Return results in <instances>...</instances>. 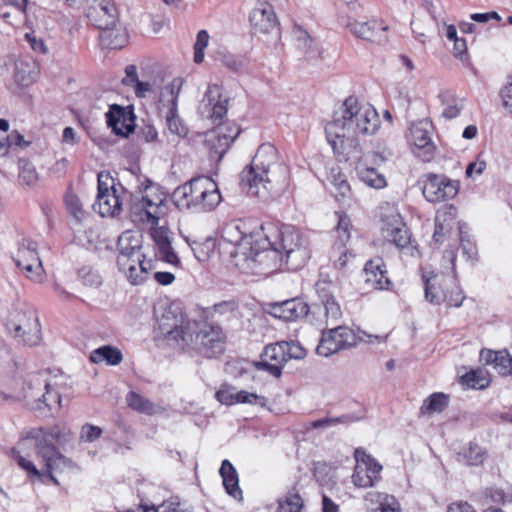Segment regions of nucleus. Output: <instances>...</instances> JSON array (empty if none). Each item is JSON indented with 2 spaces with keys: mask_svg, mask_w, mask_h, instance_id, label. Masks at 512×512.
<instances>
[{
  "mask_svg": "<svg viewBox=\"0 0 512 512\" xmlns=\"http://www.w3.org/2000/svg\"><path fill=\"white\" fill-rule=\"evenodd\" d=\"M166 122L167 127L172 134L180 138H183L188 134V127L177 114V110L166 112Z\"/></svg>",
  "mask_w": 512,
  "mask_h": 512,
  "instance_id": "nucleus-48",
  "label": "nucleus"
},
{
  "mask_svg": "<svg viewBox=\"0 0 512 512\" xmlns=\"http://www.w3.org/2000/svg\"><path fill=\"white\" fill-rule=\"evenodd\" d=\"M40 461L42 463L41 470L37 469V467L31 461L25 459L23 456L19 455L17 457L18 465L22 469L26 470L29 474L37 477L47 475L55 484H58V481L55 477L56 474H63L75 469V465L68 458L60 454L57 450L56 455L52 456L50 467L41 459Z\"/></svg>",
  "mask_w": 512,
  "mask_h": 512,
  "instance_id": "nucleus-18",
  "label": "nucleus"
},
{
  "mask_svg": "<svg viewBox=\"0 0 512 512\" xmlns=\"http://www.w3.org/2000/svg\"><path fill=\"white\" fill-rule=\"evenodd\" d=\"M380 161H383L381 155L370 153L357 159L355 163V169L359 179L367 186L374 189H382L387 185L385 176L379 173L374 167L370 166V164H376Z\"/></svg>",
  "mask_w": 512,
  "mask_h": 512,
  "instance_id": "nucleus-20",
  "label": "nucleus"
},
{
  "mask_svg": "<svg viewBox=\"0 0 512 512\" xmlns=\"http://www.w3.org/2000/svg\"><path fill=\"white\" fill-rule=\"evenodd\" d=\"M58 379V375H52L48 370L28 373L22 378L15 397L24 401L31 410H58L61 408Z\"/></svg>",
  "mask_w": 512,
  "mask_h": 512,
  "instance_id": "nucleus-5",
  "label": "nucleus"
},
{
  "mask_svg": "<svg viewBox=\"0 0 512 512\" xmlns=\"http://www.w3.org/2000/svg\"><path fill=\"white\" fill-rule=\"evenodd\" d=\"M107 124L116 135L127 136L134 130V119L130 112L113 105L106 114Z\"/></svg>",
  "mask_w": 512,
  "mask_h": 512,
  "instance_id": "nucleus-31",
  "label": "nucleus"
},
{
  "mask_svg": "<svg viewBox=\"0 0 512 512\" xmlns=\"http://www.w3.org/2000/svg\"><path fill=\"white\" fill-rule=\"evenodd\" d=\"M26 41L30 44L31 48L38 53H46L47 48L41 38H38L34 32L25 34Z\"/></svg>",
  "mask_w": 512,
  "mask_h": 512,
  "instance_id": "nucleus-64",
  "label": "nucleus"
},
{
  "mask_svg": "<svg viewBox=\"0 0 512 512\" xmlns=\"http://www.w3.org/2000/svg\"><path fill=\"white\" fill-rule=\"evenodd\" d=\"M334 285L331 280L327 278H321L316 283V291L320 301H324L330 298H335L333 295Z\"/></svg>",
  "mask_w": 512,
  "mask_h": 512,
  "instance_id": "nucleus-60",
  "label": "nucleus"
},
{
  "mask_svg": "<svg viewBox=\"0 0 512 512\" xmlns=\"http://www.w3.org/2000/svg\"><path fill=\"white\" fill-rule=\"evenodd\" d=\"M239 130L230 126H220L206 136V146L210 151V158L219 161L231 143L238 136Z\"/></svg>",
  "mask_w": 512,
  "mask_h": 512,
  "instance_id": "nucleus-21",
  "label": "nucleus"
},
{
  "mask_svg": "<svg viewBox=\"0 0 512 512\" xmlns=\"http://www.w3.org/2000/svg\"><path fill=\"white\" fill-rule=\"evenodd\" d=\"M459 191V182L445 175L429 173L423 176L422 193L432 203L453 199Z\"/></svg>",
  "mask_w": 512,
  "mask_h": 512,
  "instance_id": "nucleus-16",
  "label": "nucleus"
},
{
  "mask_svg": "<svg viewBox=\"0 0 512 512\" xmlns=\"http://www.w3.org/2000/svg\"><path fill=\"white\" fill-rule=\"evenodd\" d=\"M345 26L354 36L370 42L379 41L380 31H386L388 29V26L375 18L368 21L347 18Z\"/></svg>",
  "mask_w": 512,
  "mask_h": 512,
  "instance_id": "nucleus-29",
  "label": "nucleus"
},
{
  "mask_svg": "<svg viewBox=\"0 0 512 512\" xmlns=\"http://www.w3.org/2000/svg\"><path fill=\"white\" fill-rule=\"evenodd\" d=\"M282 342L267 345L261 354V360L255 362L258 370H265L275 377H280L284 365L288 362Z\"/></svg>",
  "mask_w": 512,
  "mask_h": 512,
  "instance_id": "nucleus-22",
  "label": "nucleus"
},
{
  "mask_svg": "<svg viewBox=\"0 0 512 512\" xmlns=\"http://www.w3.org/2000/svg\"><path fill=\"white\" fill-rule=\"evenodd\" d=\"M381 231L385 239L398 247H405L410 241L405 223L400 214L394 210L383 219Z\"/></svg>",
  "mask_w": 512,
  "mask_h": 512,
  "instance_id": "nucleus-25",
  "label": "nucleus"
},
{
  "mask_svg": "<svg viewBox=\"0 0 512 512\" xmlns=\"http://www.w3.org/2000/svg\"><path fill=\"white\" fill-rule=\"evenodd\" d=\"M465 384L472 388L484 389L489 384V379L482 372L471 371L462 377Z\"/></svg>",
  "mask_w": 512,
  "mask_h": 512,
  "instance_id": "nucleus-54",
  "label": "nucleus"
},
{
  "mask_svg": "<svg viewBox=\"0 0 512 512\" xmlns=\"http://www.w3.org/2000/svg\"><path fill=\"white\" fill-rule=\"evenodd\" d=\"M216 399L224 405H233L235 403H247L264 407L267 399L264 396L250 393L244 390L236 391L232 386L224 385L215 394Z\"/></svg>",
  "mask_w": 512,
  "mask_h": 512,
  "instance_id": "nucleus-28",
  "label": "nucleus"
},
{
  "mask_svg": "<svg viewBox=\"0 0 512 512\" xmlns=\"http://www.w3.org/2000/svg\"><path fill=\"white\" fill-rule=\"evenodd\" d=\"M432 122L427 119L419 120L411 124L408 140L414 147V153L424 162L433 159L436 146L432 141Z\"/></svg>",
  "mask_w": 512,
  "mask_h": 512,
  "instance_id": "nucleus-17",
  "label": "nucleus"
},
{
  "mask_svg": "<svg viewBox=\"0 0 512 512\" xmlns=\"http://www.w3.org/2000/svg\"><path fill=\"white\" fill-rule=\"evenodd\" d=\"M209 42V34L206 30H201L197 34L196 42L194 44V61L199 64L204 59V49Z\"/></svg>",
  "mask_w": 512,
  "mask_h": 512,
  "instance_id": "nucleus-55",
  "label": "nucleus"
},
{
  "mask_svg": "<svg viewBox=\"0 0 512 512\" xmlns=\"http://www.w3.org/2000/svg\"><path fill=\"white\" fill-rule=\"evenodd\" d=\"M425 298L433 305H440L447 299L448 284H453L454 278L444 274H423Z\"/></svg>",
  "mask_w": 512,
  "mask_h": 512,
  "instance_id": "nucleus-24",
  "label": "nucleus"
},
{
  "mask_svg": "<svg viewBox=\"0 0 512 512\" xmlns=\"http://www.w3.org/2000/svg\"><path fill=\"white\" fill-rule=\"evenodd\" d=\"M222 238L232 245L229 252L232 264L242 273L256 275L258 256L255 254L261 249L260 235L246 234L239 224L228 223L222 229Z\"/></svg>",
  "mask_w": 512,
  "mask_h": 512,
  "instance_id": "nucleus-8",
  "label": "nucleus"
},
{
  "mask_svg": "<svg viewBox=\"0 0 512 512\" xmlns=\"http://www.w3.org/2000/svg\"><path fill=\"white\" fill-rule=\"evenodd\" d=\"M102 434V429L95 425L85 424L81 428L80 439L85 442H93Z\"/></svg>",
  "mask_w": 512,
  "mask_h": 512,
  "instance_id": "nucleus-62",
  "label": "nucleus"
},
{
  "mask_svg": "<svg viewBox=\"0 0 512 512\" xmlns=\"http://www.w3.org/2000/svg\"><path fill=\"white\" fill-rule=\"evenodd\" d=\"M353 418L348 415H344L341 417H325L319 420L312 421L309 424V428L312 429H320V428H328L331 426H336L338 424H348L353 422Z\"/></svg>",
  "mask_w": 512,
  "mask_h": 512,
  "instance_id": "nucleus-52",
  "label": "nucleus"
},
{
  "mask_svg": "<svg viewBox=\"0 0 512 512\" xmlns=\"http://www.w3.org/2000/svg\"><path fill=\"white\" fill-rule=\"evenodd\" d=\"M13 260L21 273L35 283H42L45 279V270L38 253L37 243L24 238L18 243Z\"/></svg>",
  "mask_w": 512,
  "mask_h": 512,
  "instance_id": "nucleus-12",
  "label": "nucleus"
},
{
  "mask_svg": "<svg viewBox=\"0 0 512 512\" xmlns=\"http://www.w3.org/2000/svg\"><path fill=\"white\" fill-rule=\"evenodd\" d=\"M159 329L181 349L196 350L206 357H215L224 347L221 332L207 323L185 320L178 306H170L158 319Z\"/></svg>",
  "mask_w": 512,
  "mask_h": 512,
  "instance_id": "nucleus-3",
  "label": "nucleus"
},
{
  "mask_svg": "<svg viewBox=\"0 0 512 512\" xmlns=\"http://www.w3.org/2000/svg\"><path fill=\"white\" fill-rule=\"evenodd\" d=\"M124 512H191L183 503L176 500H166L158 506L140 505L135 509Z\"/></svg>",
  "mask_w": 512,
  "mask_h": 512,
  "instance_id": "nucleus-45",
  "label": "nucleus"
},
{
  "mask_svg": "<svg viewBox=\"0 0 512 512\" xmlns=\"http://www.w3.org/2000/svg\"><path fill=\"white\" fill-rule=\"evenodd\" d=\"M162 214L160 204L153 202L145 196L135 198L130 205V218L133 223L148 228L157 226Z\"/></svg>",
  "mask_w": 512,
  "mask_h": 512,
  "instance_id": "nucleus-19",
  "label": "nucleus"
},
{
  "mask_svg": "<svg viewBox=\"0 0 512 512\" xmlns=\"http://www.w3.org/2000/svg\"><path fill=\"white\" fill-rule=\"evenodd\" d=\"M379 125L378 113L372 105L349 96L326 124L325 133L335 154L357 158L361 152L359 136L373 135Z\"/></svg>",
  "mask_w": 512,
  "mask_h": 512,
  "instance_id": "nucleus-1",
  "label": "nucleus"
},
{
  "mask_svg": "<svg viewBox=\"0 0 512 512\" xmlns=\"http://www.w3.org/2000/svg\"><path fill=\"white\" fill-rule=\"evenodd\" d=\"M39 72V65L33 58H21L15 62L14 80L22 86H29L37 80Z\"/></svg>",
  "mask_w": 512,
  "mask_h": 512,
  "instance_id": "nucleus-33",
  "label": "nucleus"
},
{
  "mask_svg": "<svg viewBox=\"0 0 512 512\" xmlns=\"http://www.w3.org/2000/svg\"><path fill=\"white\" fill-rule=\"evenodd\" d=\"M149 229L160 258L169 264L178 265L179 258L171 245L168 229L164 226H159V224Z\"/></svg>",
  "mask_w": 512,
  "mask_h": 512,
  "instance_id": "nucleus-30",
  "label": "nucleus"
},
{
  "mask_svg": "<svg viewBox=\"0 0 512 512\" xmlns=\"http://www.w3.org/2000/svg\"><path fill=\"white\" fill-rule=\"evenodd\" d=\"M98 194L93 209L102 217H116L122 211V199L115 187V180L108 172H100L97 177Z\"/></svg>",
  "mask_w": 512,
  "mask_h": 512,
  "instance_id": "nucleus-13",
  "label": "nucleus"
},
{
  "mask_svg": "<svg viewBox=\"0 0 512 512\" xmlns=\"http://www.w3.org/2000/svg\"><path fill=\"white\" fill-rule=\"evenodd\" d=\"M494 369L501 375H512V356L505 350L500 351Z\"/></svg>",
  "mask_w": 512,
  "mask_h": 512,
  "instance_id": "nucleus-59",
  "label": "nucleus"
},
{
  "mask_svg": "<svg viewBox=\"0 0 512 512\" xmlns=\"http://www.w3.org/2000/svg\"><path fill=\"white\" fill-rule=\"evenodd\" d=\"M261 228L264 238L260 237L261 249L255 254L258 256L256 275H269L283 266L295 270L304 265L309 254L295 227L267 223Z\"/></svg>",
  "mask_w": 512,
  "mask_h": 512,
  "instance_id": "nucleus-2",
  "label": "nucleus"
},
{
  "mask_svg": "<svg viewBox=\"0 0 512 512\" xmlns=\"http://www.w3.org/2000/svg\"><path fill=\"white\" fill-rule=\"evenodd\" d=\"M19 180L24 185H34L38 180L35 167L30 163H23L20 167Z\"/></svg>",
  "mask_w": 512,
  "mask_h": 512,
  "instance_id": "nucleus-56",
  "label": "nucleus"
},
{
  "mask_svg": "<svg viewBox=\"0 0 512 512\" xmlns=\"http://www.w3.org/2000/svg\"><path fill=\"white\" fill-rule=\"evenodd\" d=\"M446 291L447 299H445L444 302H446L448 306L459 307L463 302L464 296L460 288L456 285L455 280L453 284H448V289H446Z\"/></svg>",
  "mask_w": 512,
  "mask_h": 512,
  "instance_id": "nucleus-58",
  "label": "nucleus"
},
{
  "mask_svg": "<svg viewBox=\"0 0 512 512\" xmlns=\"http://www.w3.org/2000/svg\"><path fill=\"white\" fill-rule=\"evenodd\" d=\"M485 458V450L477 444H470L464 453V459L467 465H480L484 462Z\"/></svg>",
  "mask_w": 512,
  "mask_h": 512,
  "instance_id": "nucleus-50",
  "label": "nucleus"
},
{
  "mask_svg": "<svg viewBox=\"0 0 512 512\" xmlns=\"http://www.w3.org/2000/svg\"><path fill=\"white\" fill-rule=\"evenodd\" d=\"M500 98L503 108L512 114V72L507 77V83L500 90Z\"/></svg>",
  "mask_w": 512,
  "mask_h": 512,
  "instance_id": "nucleus-57",
  "label": "nucleus"
},
{
  "mask_svg": "<svg viewBox=\"0 0 512 512\" xmlns=\"http://www.w3.org/2000/svg\"><path fill=\"white\" fill-rule=\"evenodd\" d=\"M204 113H207L213 121H221L227 114L228 98L223 94L222 87L218 84L208 86L202 100Z\"/></svg>",
  "mask_w": 512,
  "mask_h": 512,
  "instance_id": "nucleus-23",
  "label": "nucleus"
},
{
  "mask_svg": "<svg viewBox=\"0 0 512 512\" xmlns=\"http://www.w3.org/2000/svg\"><path fill=\"white\" fill-rule=\"evenodd\" d=\"M7 328L18 342L35 346L41 340V328L38 317L31 310H14L8 320Z\"/></svg>",
  "mask_w": 512,
  "mask_h": 512,
  "instance_id": "nucleus-11",
  "label": "nucleus"
},
{
  "mask_svg": "<svg viewBox=\"0 0 512 512\" xmlns=\"http://www.w3.org/2000/svg\"><path fill=\"white\" fill-rule=\"evenodd\" d=\"M449 398L444 393H434L427 397L420 408L422 415L431 416L442 412L448 406Z\"/></svg>",
  "mask_w": 512,
  "mask_h": 512,
  "instance_id": "nucleus-43",
  "label": "nucleus"
},
{
  "mask_svg": "<svg viewBox=\"0 0 512 512\" xmlns=\"http://www.w3.org/2000/svg\"><path fill=\"white\" fill-rule=\"evenodd\" d=\"M367 509L371 512L380 510V512H401L400 504L394 496L371 491L365 495Z\"/></svg>",
  "mask_w": 512,
  "mask_h": 512,
  "instance_id": "nucleus-34",
  "label": "nucleus"
},
{
  "mask_svg": "<svg viewBox=\"0 0 512 512\" xmlns=\"http://www.w3.org/2000/svg\"><path fill=\"white\" fill-rule=\"evenodd\" d=\"M282 343L283 346H285L284 349L286 352L287 361L291 359H303L305 357L306 351L299 343L293 341H282Z\"/></svg>",
  "mask_w": 512,
  "mask_h": 512,
  "instance_id": "nucleus-61",
  "label": "nucleus"
},
{
  "mask_svg": "<svg viewBox=\"0 0 512 512\" xmlns=\"http://www.w3.org/2000/svg\"><path fill=\"white\" fill-rule=\"evenodd\" d=\"M303 507L304 501L294 489L278 501V512H301Z\"/></svg>",
  "mask_w": 512,
  "mask_h": 512,
  "instance_id": "nucleus-46",
  "label": "nucleus"
},
{
  "mask_svg": "<svg viewBox=\"0 0 512 512\" xmlns=\"http://www.w3.org/2000/svg\"><path fill=\"white\" fill-rule=\"evenodd\" d=\"M439 98L444 106L442 116L446 119L456 118L464 107V100L454 95L443 92L439 95Z\"/></svg>",
  "mask_w": 512,
  "mask_h": 512,
  "instance_id": "nucleus-44",
  "label": "nucleus"
},
{
  "mask_svg": "<svg viewBox=\"0 0 512 512\" xmlns=\"http://www.w3.org/2000/svg\"><path fill=\"white\" fill-rule=\"evenodd\" d=\"M117 264L119 270L128 278L131 284L138 285L146 280L149 271L152 269V261L146 259L141 235L130 231L120 235Z\"/></svg>",
  "mask_w": 512,
  "mask_h": 512,
  "instance_id": "nucleus-7",
  "label": "nucleus"
},
{
  "mask_svg": "<svg viewBox=\"0 0 512 512\" xmlns=\"http://www.w3.org/2000/svg\"><path fill=\"white\" fill-rule=\"evenodd\" d=\"M183 83L184 80L182 78H175L162 89L159 101L163 108H167V111L177 110L178 95Z\"/></svg>",
  "mask_w": 512,
  "mask_h": 512,
  "instance_id": "nucleus-37",
  "label": "nucleus"
},
{
  "mask_svg": "<svg viewBox=\"0 0 512 512\" xmlns=\"http://www.w3.org/2000/svg\"><path fill=\"white\" fill-rule=\"evenodd\" d=\"M331 192L338 201H344L351 195V188L343 173L333 169L330 174Z\"/></svg>",
  "mask_w": 512,
  "mask_h": 512,
  "instance_id": "nucleus-41",
  "label": "nucleus"
},
{
  "mask_svg": "<svg viewBox=\"0 0 512 512\" xmlns=\"http://www.w3.org/2000/svg\"><path fill=\"white\" fill-rule=\"evenodd\" d=\"M250 23L260 33H269L274 30L278 20L271 4L266 1L257 2L250 13Z\"/></svg>",
  "mask_w": 512,
  "mask_h": 512,
  "instance_id": "nucleus-27",
  "label": "nucleus"
},
{
  "mask_svg": "<svg viewBox=\"0 0 512 512\" xmlns=\"http://www.w3.org/2000/svg\"><path fill=\"white\" fill-rule=\"evenodd\" d=\"M336 217H337V226L335 228V232L337 235V239L340 242V245L345 246L351 236V229H352L351 220L343 212H336Z\"/></svg>",
  "mask_w": 512,
  "mask_h": 512,
  "instance_id": "nucleus-47",
  "label": "nucleus"
},
{
  "mask_svg": "<svg viewBox=\"0 0 512 512\" xmlns=\"http://www.w3.org/2000/svg\"><path fill=\"white\" fill-rule=\"evenodd\" d=\"M87 16L98 29L101 30L100 37L109 47L118 49L125 42V35L119 33L116 28V9L113 5L102 0L97 5L89 8Z\"/></svg>",
  "mask_w": 512,
  "mask_h": 512,
  "instance_id": "nucleus-10",
  "label": "nucleus"
},
{
  "mask_svg": "<svg viewBox=\"0 0 512 512\" xmlns=\"http://www.w3.org/2000/svg\"><path fill=\"white\" fill-rule=\"evenodd\" d=\"M79 277L84 285L99 287L102 284V277L96 269L90 266L82 267L79 270Z\"/></svg>",
  "mask_w": 512,
  "mask_h": 512,
  "instance_id": "nucleus-51",
  "label": "nucleus"
},
{
  "mask_svg": "<svg viewBox=\"0 0 512 512\" xmlns=\"http://www.w3.org/2000/svg\"><path fill=\"white\" fill-rule=\"evenodd\" d=\"M486 161L477 158L475 162L470 163L466 168V176L472 178L481 175L486 169Z\"/></svg>",
  "mask_w": 512,
  "mask_h": 512,
  "instance_id": "nucleus-63",
  "label": "nucleus"
},
{
  "mask_svg": "<svg viewBox=\"0 0 512 512\" xmlns=\"http://www.w3.org/2000/svg\"><path fill=\"white\" fill-rule=\"evenodd\" d=\"M126 401L130 408L147 415H155L162 411L161 407L133 391L127 394Z\"/></svg>",
  "mask_w": 512,
  "mask_h": 512,
  "instance_id": "nucleus-40",
  "label": "nucleus"
},
{
  "mask_svg": "<svg viewBox=\"0 0 512 512\" xmlns=\"http://www.w3.org/2000/svg\"><path fill=\"white\" fill-rule=\"evenodd\" d=\"M126 76L123 78V84L127 86H132L135 94L138 97L144 98L147 93L152 92L153 84L147 81H141L137 75V69L134 65H130L126 67L125 70Z\"/></svg>",
  "mask_w": 512,
  "mask_h": 512,
  "instance_id": "nucleus-39",
  "label": "nucleus"
},
{
  "mask_svg": "<svg viewBox=\"0 0 512 512\" xmlns=\"http://www.w3.org/2000/svg\"><path fill=\"white\" fill-rule=\"evenodd\" d=\"M172 199L180 210L193 212L213 211L222 201L217 183L207 176L192 178L178 186Z\"/></svg>",
  "mask_w": 512,
  "mask_h": 512,
  "instance_id": "nucleus-6",
  "label": "nucleus"
},
{
  "mask_svg": "<svg viewBox=\"0 0 512 512\" xmlns=\"http://www.w3.org/2000/svg\"><path fill=\"white\" fill-rule=\"evenodd\" d=\"M323 329L316 348V353L320 356L329 357L356 344V335L347 326L337 324Z\"/></svg>",
  "mask_w": 512,
  "mask_h": 512,
  "instance_id": "nucleus-14",
  "label": "nucleus"
},
{
  "mask_svg": "<svg viewBox=\"0 0 512 512\" xmlns=\"http://www.w3.org/2000/svg\"><path fill=\"white\" fill-rule=\"evenodd\" d=\"M309 313V306L299 299H291L282 302L274 308L275 316L286 321H294Z\"/></svg>",
  "mask_w": 512,
  "mask_h": 512,
  "instance_id": "nucleus-35",
  "label": "nucleus"
},
{
  "mask_svg": "<svg viewBox=\"0 0 512 512\" xmlns=\"http://www.w3.org/2000/svg\"><path fill=\"white\" fill-rule=\"evenodd\" d=\"M65 204L68 212L75 218L76 221L81 222L84 218V210L79 197L72 191L65 195Z\"/></svg>",
  "mask_w": 512,
  "mask_h": 512,
  "instance_id": "nucleus-49",
  "label": "nucleus"
},
{
  "mask_svg": "<svg viewBox=\"0 0 512 512\" xmlns=\"http://www.w3.org/2000/svg\"><path fill=\"white\" fill-rule=\"evenodd\" d=\"M355 467L351 476L352 482L358 488L373 487L381 478L382 465L362 448L354 451Z\"/></svg>",
  "mask_w": 512,
  "mask_h": 512,
  "instance_id": "nucleus-15",
  "label": "nucleus"
},
{
  "mask_svg": "<svg viewBox=\"0 0 512 512\" xmlns=\"http://www.w3.org/2000/svg\"><path fill=\"white\" fill-rule=\"evenodd\" d=\"M71 436V430L62 424H56L47 429L34 427L23 434L20 445L24 447L34 445L37 457L50 467L52 456L56 455L57 450L54 443L66 444Z\"/></svg>",
  "mask_w": 512,
  "mask_h": 512,
  "instance_id": "nucleus-9",
  "label": "nucleus"
},
{
  "mask_svg": "<svg viewBox=\"0 0 512 512\" xmlns=\"http://www.w3.org/2000/svg\"><path fill=\"white\" fill-rule=\"evenodd\" d=\"M191 249L195 255V257L204 262L210 258V255L214 251V242L212 240H205L204 242H194L191 245Z\"/></svg>",
  "mask_w": 512,
  "mask_h": 512,
  "instance_id": "nucleus-53",
  "label": "nucleus"
},
{
  "mask_svg": "<svg viewBox=\"0 0 512 512\" xmlns=\"http://www.w3.org/2000/svg\"><path fill=\"white\" fill-rule=\"evenodd\" d=\"M220 475L223 479V485L229 495L235 499L241 497V490L239 488L238 475L233 465L224 460L220 468Z\"/></svg>",
  "mask_w": 512,
  "mask_h": 512,
  "instance_id": "nucleus-38",
  "label": "nucleus"
},
{
  "mask_svg": "<svg viewBox=\"0 0 512 512\" xmlns=\"http://www.w3.org/2000/svg\"><path fill=\"white\" fill-rule=\"evenodd\" d=\"M342 315L341 307L335 298L320 301L311 310V316L315 325L322 328L337 325Z\"/></svg>",
  "mask_w": 512,
  "mask_h": 512,
  "instance_id": "nucleus-26",
  "label": "nucleus"
},
{
  "mask_svg": "<svg viewBox=\"0 0 512 512\" xmlns=\"http://www.w3.org/2000/svg\"><path fill=\"white\" fill-rule=\"evenodd\" d=\"M248 193L266 199L271 194L284 191L289 181V169L280 158L277 149L270 143L262 144L242 180Z\"/></svg>",
  "mask_w": 512,
  "mask_h": 512,
  "instance_id": "nucleus-4",
  "label": "nucleus"
},
{
  "mask_svg": "<svg viewBox=\"0 0 512 512\" xmlns=\"http://www.w3.org/2000/svg\"><path fill=\"white\" fill-rule=\"evenodd\" d=\"M456 217V209L452 206L444 207L437 211L435 217V231L433 239L440 242L453 228Z\"/></svg>",
  "mask_w": 512,
  "mask_h": 512,
  "instance_id": "nucleus-36",
  "label": "nucleus"
},
{
  "mask_svg": "<svg viewBox=\"0 0 512 512\" xmlns=\"http://www.w3.org/2000/svg\"><path fill=\"white\" fill-rule=\"evenodd\" d=\"M365 282L369 288L373 289H387L390 285V280L386 276V271L383 270V261L380 258L370 260L364 267Z\"/></svg>",
  "mask_w": 512,
  "mask_h": 512,
  "instance_id": "nucleus-32",
  "label": "nucleus"
},
{
  "mask_svg": "<svg viewBox=\"0 0 512 512\" xmlns=\"http://www.w3.org/2000/svg\"><path fill=\"white\" fill-rule=\"evenodd\" d=\"M123 359L119 349L112 346H102L91 352L90 360L94 363L105 362L109 365H117Z\"/></svg>",
  "mask_w": 512,
  "mask_h": 512,
  "instance_id": "nucleus-42",
  "label": "nucleus"
}]
</instances>
